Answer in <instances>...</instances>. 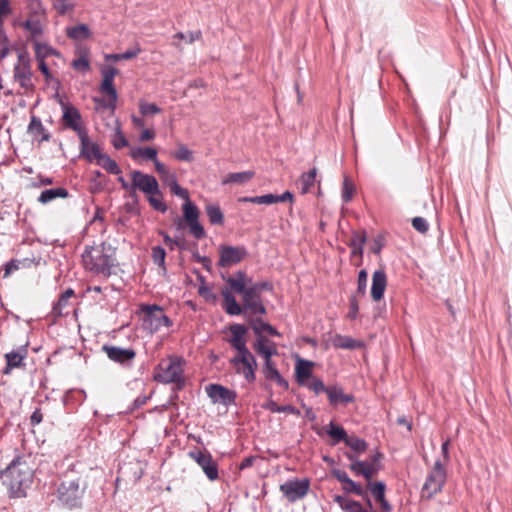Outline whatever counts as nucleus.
<instances>
[{
    "label": "nucleus",
    "instance_id": "obj_1",
    "mask_svg": "<svg viewBox=\"0 0 512 512\" xmlns=\"http://www.w3.org/2000/svg\"><path fill=\"white\" fill-rule=\"evenodd\" d=\"M115 250L106 243L86 246L82 254V263L86 270L97 275L109 277L116 264Z\"/></svg>",
    "mask_w": 512,
    "mask_h": 512
},
{
    "label": "nucleus",
    "instance_id": "obj_2",
    "mask_svg": "<svg viewBox=\"0 0 512 512\" xmlns=\"http://www.w3.org/2000/svg\"><path fill=\"white\" fill-rule=\"evenodd\" d=\"M2 478L12 497H23L32 483L33 469L26 461L17 457L2 473Z\"/></svg>",
    "mask_w": 512,
    "mask_h": 512
},
{
    "label": "nucleus",
    "instance_id": "obj_3",
    "mask_svg": "<svg viewBox=\"0 0 512 512\" xmlns=\"http://www.w3.org/2000/svg\"><path fill=\"white\" fill-rule=\"evenodd\" d=\"M86 490V485H81L80 478L65 479L58 487V500L68 508L79 507Z\"/></svg>",
    "mask_w": 512,
    "mask_h": 512
},
{
    "label": "nucleus",
    "instance_id": "obj_4",
    "mask_svg": "<svg viewBox=\"0 0 512 512\" xmlns=\"http://www.w3.org/2000/svg\"><path fill=\"white\" fill-rule=\"evenodd\" d=\"M154 378L164 384L182 382L184 380L183 360L178 357H169L162 360L156 368Z\"/></svg>",
    "mask_w": 512,
    "mask_h": 512
},
{
    "label": "nucleus",
    "instance_id": "obj_5",
    "mask_svg": "<svg viewBox=\"0 0 512 512\" xmlns=\"http://www.w3.org/2000/svg\"><path fill=\"white\" fill-rule=\"evenodd\" d=\"M446 480V469L441 460L437 459L426 476L421 490V497L423 499H431L434 495L442 491Z\"/></svg>",
    "mask_w": 512,
    "mask_h": 512
},
{
    "label": "nucleus",
    "instance_id": "obj_6",
    "mask_svg": "<svg viewBox=\"0 0 512 512\" xmlns=\"http://www.w3.org/2000/svg\"><path fill=\"white\" fill-rule=\"evenodd\" d=\"M119 73V70L113 66H107L101 69L102 83L100 85V91L108 95L109 99L107 102L99 101L95 98L96 102L101 103L105 108L114 111L116 109V103L118 100L117 90L114 86V78Z\"/></svg>",
    "mask_w": 512,
    "mask_h": 512
},
{
    "label": "nucleus",
    "instance_id": "obj_7",
    "mask_svg": "<svg viewBox=\"0 0 512 512\" xmlns=\"http://www.w3.org/2000/svg\"><path fill=\"white\" fill-rule=\"evenodd\" d=\"M230 364L235 369V372L242 375L248 383L255 381V372L258 364L256 358L250 351L236 354L230 359Z\"/></svg>",
    "mask_w": 512,
    "mask_h": 512
},
{
    "label": "nucleus",
    "instance_id": "obj_8",
    "mask_svg": "<svg viewBox=\"0 0 512 512\" xmlns=\"http://www.w3.org/2000/svg\"><path fill=\"white\" fill-rule=\"evenodd\" d=\"M14 79L26 92L34 90L29 56L26 52L18 54V61L14 66Z\"/></svg>",
    "mask_w": 512,
    "mask_h": 512
},
{
    "label": "nucleus",
    "instance_id": "obj_9",
    "mask_svg": "<svg viewBox=\"0 0 512 512\" xmlns=\"http://www.w3.org/2000/svg\"><path fill=\"white\" fill-rule=\"evenodd\" d=\"M142 311L144 312V323L151 332H157L172 325L170 318L165 315L160 306H143Z\"/></svg>",
    "mask_w": 512,
    "mask_h": 512
},
{
    "label": "nucleus",
    "instance_id": "obj_10",
    "mask_svg": "<svg viewBox=\"0 0 512 512\" xmlns=\"http://www.w3.org/2000/svg\"><path fill=\"white\" fill-rule=\"evenodd\" d=\"M310 489V480L308 478L303 479H292L280 485V491L283 493L285 498L290 502L294 503L304 498Z\"/></svg>",
    "mask_w": 512,
    "mask_h": 512
},
{
    "label": "nucleus",
    "instance_id": "obj_11",
    "mask_svg": "<svg viewBox=\"0 0 512 512\" xmlns=\"http://www.w3.org/2000/svg\"><path fill=\"white\" fill-rule=\"evenodd\" d=\"M131 187L135 192L139 190L144 194H159L160 188L157 179L153 175L145 174L139 170H134L130 173Z\"/></svg>",
    "mask_w": 512,
    "mask_h": 512
},
{
    "label": "nucleus",
    "instance_id": "obj_12",
    "mask_svg": "<svg viewBox=\"0 0 512 512\" xmlns=\"http://www.w3.org/2000/svg\"><path fill=\"white\" fill-rule=\"evenodd\" d=\"M188 455L201 467L206 477L210 481H215L218 479V465L208 451L195 449L190 451Z\"/></svg>",
    "mask_w": 512,
    "mask_h": 512
},
{
    "label": "nucleus",
    "instance_id": "obj_13",
    "mask_svg": "<svg viewBox=\"0 0 512 512\" xmlns=\"http://www.w3.org/2000/svg\"><path fill=\"white\" fill-rule=\"evenodd\" d=\"M247 256L244 246H219V260L217 265L222 268L231 267L240 263Z\"/></svg>",
    "mask_w": 512,
    "mask_h": 512
},
{
    "label": "nucleus",
    "instance_id": "obj_14",
    "mask_svg": "<svg viewBox=\"0 0 512 512\" xmlns=\"http://www.w3.org/2000/svg\"><path fill=\"white\" fill-rule=\"evenodd\" d=\"M60 105L63 112L62 121L64 127L76 132L78 137L83 133H86L87 131L82 125V117L79 110L75 106L62 100L60 101Z\"/></svg>",
    "mask_w": 512,
    "mask_h": 512
},
{
    "label": "nucleus",
    "instance_id": "obj_15",
    "mask_svg": "<svg viewBox=\"0 0 512 512\" xmlns=\"http://www.w3.org/2000/svg\"><path fill=\"white\" fill-rule=\"evenodd\" d=\"M183 216L188 223L189 232L196 239H203L206 237L205 229L199 222V210L191 201L183 204Z\"/></svg>",
    "mask_w": 512,
    "mask_h": 512
},
{
    "label": "nucleus",
    "instance_id": "obj_16",
    "mask_svg": "<svg viewBox=\"0 0 512 512\" xmlns=\"http://www.w3.org/2000/svg\"><path fill=\"white\" fill-rule=\"evenodd\" d=\"M237 293L242 296V305L245 310H249L253 315L266 314V308L256 288H252L249 285Z\"/></svg>",
    "mask_w": 512,
    "mask_h": 512
},
{
    "label": "nucleus",
    "instance_id": "obj_17",
    "mask_svg": "<svg viewBox=\"0 0 512 512\" xmlns=\"http://www.w3.org/2000/svg\"><path fill=\"white\" fill-rule=\"evenodd\" d=\"M206 393L213 403L229 406L235 404L237 393L220 384H209Z\"/></svg>",
    "mask_w": 512,
    "mask_h": 512
},
{
    "label": "nucleus",
    "instance_id": "obj_18",
    "mask_svg": "<svg viewBox=\"0 0 512 512\" xmlns=\"http://www.w3.org/2000/svg\"><path fill=\"white\" fill-rule=\"evenodd\" d=\"M102 349L111 361L121 365H130L136 357V351L132 348L104 345Z\"/></svg>",
    "mask_w": 512,
    "mask_h": 512
},
{
    "label": "nucleus",
    "instance_id": "obj_19",
    "mask_svg": "<svg viewBox=\"0 0 512 512\" xmlns=\"http://www.w3.org/2000/svg\"><path fill=\"white\" fill-rule=\"evenodd\" d=\"M28 355L26 345H22L4 355L6 366L3 369V374L8 375L13 369L24 368L26 366L25 359Z\"/></svg>",
    "mask_w": 512,
    "mask_h": 512
},
{
    "label": "nucleus",
    "instance_id": "obj_20",
    "mask_svg": "<svg viewBox=\"0 0 512 512\" xmlns=\"http://www.w3.org/2000/svg\"><path fill=\"white\" fill-rule=\"evenodd\" d=\"M79 139L80 155L89 162L97 161L104 154L99 144L90 140L87 132L80 135Z\"/></svg>",
    "mask_w": 512,
    "mask_h": 512
},
{
    "label": "nucleus",
    "instance_id": "obj_21",
    "mask_svg": "<svg viewBox=\"0 0 512 512\" xmlns=\"http://www.w3.org/2000/svg\"><path fill=\"white\" fill-rule=\"evenodd\" d=\"M229 329L231 332L229 343L237 351V354L250 351L247 348L245 339L247 328L243 324H233Z\"/></svg>",
    "mask_w": 512,
    "mask_h": 512
},
{
    "label": "nucleus",
    "instance_id": "obj_22",
    "mask_svg": "<svg viewBox=\"0 0 512 512\" xmlns=\"http://www.w3.org/2000/svg\"><path fill=\"white\" fill-rule=\"evenodd\" d=\"M327 397L330 405L333 407L339 405L346 406L348 403L354 401V396L344 393L343 388L338 385L329 386Z\"/></svg>",
    "mask_w": 512,
    "mask_h": 512
},
{
    "label": "nucleus",
    "instance_id": "obj_23",
    "mask_svg": "<svg viewBox=\"0 0 512 512\" xmlns=\"http://www.w3.org/2000/svg\"><path fill=\"white\" fill-rule=\"evenodd\" d=\"M387 286V277L383 270H376L372 276L371 296L374 301L382 299Z\"/></svg>",
    "mask_w": 512,
    "mask_h": 512
},
{
    "label": "nucleus",
    "instance_id": "obj_24",
    "mask_svg": "<svg viewBox=\"0 0 512 512\" xmlns=\"http://www.w3.org/2000/svg\"><path fill=\"white\" fill-rule=\"evenodd\" d=\"M27 132L34 140L38 142L49 141L51 137L50 133L42 124V121L36 116L31 117Z\"/></svg>",
    "mask_w": 512,
    "mask_h": 512
},
{
    "label": "nucleus",
    "instance_id": "obj_25",
    "mask_svg": "<svg viewBox=\"0 0 512 512\" xmlns=\"http://www.w3.org/2000/svg\"><path fill=\"white\" fill-rule=\"evenodd\" d=\"M254 349L264 358L272 357L277 354L276 344L262 335L257 337L254 343Z\"/></svg>",
    "mask_w": 512,
    "mask_h": 512
},
{
    "label": "nucleus",
    "instance_id": "obj_26",
    "mask_svg": "<svg viewBox=\"0 0 512 512\" xmlns=\"http://www.w3.org/2000/svg\"><path fill=\"white\" fill-rule=\"evenodd\" d=\"M226 282L237 293L251 285L252 279L247 276L245 271L239 270L232 277H228Z\"/></svg>",
    "mask_w": 512,
    "mask_h": 512
},
{
    "label": "nucleus",
    "instance_id": "obj_27",
    "mask_svg": "<svg viewBox=\"0 0 512 512\" xmlns=\"http://www.w3.org/2000/svg\"><path fill=\"white\" fill-rule=\"evenodd\" d=\"M332 345L336 349H358L364 346L362 341H358L351 336L336 334L332 338Z\"/></svg>",
    "mask_w": 512,
    "mask_h": 512
},
{
    "label": "nucleus",
    "instance_id": "obj_28",
    "mask_svg": "<svg viewBox=\"0 0 512 512\" xmlns=\"http://www.w3.org/2000/svg\"><path fill=\"white\" fill-rule=\"evenodd\" d=\"M313 365L314 363L312 361L301 358L297 359L295 365V376L299 384H304L305 381L311 377Z\"/></svg>",
    "mask_w": 512,
    "mask_h": 512
},
{
    "label": "nucleus",
    "instance_id": "obj_29",
    "mask_svg": "<svg viewBox=\"0 0 512 512\" xmlns=\"http://www.w3.org/2000/svg\"><path fill=\"white\" fill-rule=\"evenodd\" d=\"M222 296L224 299L223 309L228 315L237 316L243 312L244 308L240 306L229 290H223Z\"/></svg>",
    "mask_w": 512,
    "mask_h": 512
},
{
    "label": "nucleus",
    "instance_id": "obj_30",
    "mask_svg": "<svg viewBox=\"0 0 512 512\" xmlns=\"http://www.w3.org/2000/svg\"><path fill=\"white\" fill-rule=\"evenodd\" d=\"M255 175L254 171H242V172H233L228 173L223 179L222 184H239L244 185L248 183Z\"/></svg>",
    "mask_w": 512,
    "mask_h": 512
},
{
    "label": "nucleus",
    "instance_id": "obj_31",
    "mask_svg": "<svg viewBox=\"0 0 512 512\" xmlns=\"http://www.w3.org/2000/svg\"><path fill=\"white\" fill-rule=\"evenodd\" d=\"M91 34L92 33L89 26L83 23L76 26L67 27L66 29L67 37L75 41L88 39L90 38Z\"/></svg>",
    "mask_w": 512,
    "mask_h": 512
},
{
    "label": "nucleus",
    "instance_id": "obj_32",
    "mask_svg": "<svg viewBox=\"0 0 512 512\" xmlns=\"http://www.w3.org/2000/svg\"><path fill=\"white\" fill-rule=\"evenodd\" d=\"M69 196L68 190L63 187L46 189L41 192L38 201L42 204H47L56 198H67Z\"/></svg>",
    "mask_w": 512,
    "mask_h": 512
},
{
    "label": "nucleus",
    "instance_id": "obj_33",
    "mask_svg": "<svg viewBox=\"0 0 512 512\" xmlns=\"http://www.w3.org/2000/svg\"><path fill=\"white\" fill-rule=\"evenodd\" d=\"M380 459H381V454L380 453H376L369 460H365L364 461L363 477L367 481H371L372 477L380 469V464H379Z\"/></svg>",
    "mask_w": 512,
    "mask_h": 512
},
{
    "label": "nucleus",
    "instance_id": "obj_34",
    "mask_svg": "<svg viewBox=\"0 0 512 512\" xmlns=\"http://www.w3.org/2000/svg\"><path fill=\"white\" fill-rule=\"evenodd\" d=\"M365 242L366 233L364 231H353L349 242V246L352 248V255L362 256Z\"/></svg>",
    "mask_w": 512,
    "mask_h": 512
},
{
    "label": "nucleus",
    "instance_id": "obj_35",
    "mask_svg": "<svg viewBox=\"0 0 512 512\" xmlns=\"http://www.w3.org/2000/svg\"><path fill=\"white\" fill-rule=\"evenodd\" d=\"M201 37H202V33L200 30L188 31L187 33L178 32L173 35L174 41L172 42V45L178 49H182L180 43L176 40H183L186 43L191 44V43L199 40Z\"/></svg>",
    "mask_w": 512,
    "mask_h": 512
},
{
    "label": "nucleus",
    "instance_id": "obj_36",
    "mask_svg": "<svg viewBox=\"0 0 512 512\" xmlns=\"http://www.w3.org/2000/svg\"><path fill=\"white\" fill-rule=\"evenodd\" d=\"M326 432L332 438L333 445H336L342 441L345 443L348 436L345 429L342 426L335 424L333 421L329 423Z\"/></svg>",
    "mask_w": 512,
    "mask_h": 512
},
{
    "label": "nucleus",
    "instance_id": "obj_37",
    "mask_svg": "<svg viewBox=\"0 0 512 512\" xmlns=\"http://www.w3.org/2000/svg\"><path fill=\"white\" fill-rule=\"evenodd\" d=\"M130 156L134 160L143 158L144 160L153 162L156 161L157 150L153 147H138L130 151Z\"/></svg>",
    "mask_w": 512,
    "mask_h": 512
},
{
    "label": "nucleus",
    "instance_id": "obj_38",
    "mask_svg": "<svg viewBox=\"0 0 512 512\" xmlns=\"http://www.w3.org/2000/svg\"><path fill=\"white\" fill-rule=\"evenodd\" d=\"M141 53V48L137 45L132 49H128L123 53L105 54L104 58L106 61L117 62L120 60H129L137 57Z\"/></svg>",
    "mask_w": 512,
    "mask_h": 512
},
{
    "label": "nucleus",
    "instance_id": "obj_39",
    "mask_svg": "<svg viewBox=\"0 0 512 512\" xmlns=\"http://www.w3.org/2000/svg\"><path fill=\"white\" fill-rule=\"evenodd\" d=\"M96 163L110 174L119 175L121 173V169L117 162L107 154L100 156Z\"/></svg>",
    "mask_w": 512,
    "mask_h": 512
},
{
    "label": "nucleus",
    "instance_id": "obj_40",
    "mask_svg": "<svg viewBox=\"0 0 512 512\" xmlns=\"http://www.w3.org/2000/svg\"><path fill=\"white\" fill-rule=\"evenodd\" d=\"M208 219L213 225H223L224 214L218 205L209 204L206 206Z\"/></svg>",
    "mask_w": 512,
    "mask_h": 512
},
{
    "label": "nucleus",
    "instance_id": "obj_41",
    "mask_svg": "<svg viewBox=\"0 0 512 512\" xmlns=\"http://www.w3.org/2000/svg\"><path fill=\"white\" fill-rule=\"evenodd\" d=\"M34 50L36 59H45L51 55H59V53L54 48L39 41L34 42Z\"/></svg>",
    "mask_w": 512,
    "mask_h": 512
},
{
    "label": "nucleus",
    "instance_id": "obj_42",
    "mask_svg": "<svg viewBox=\"0 0 512 512\" xmlns=\"http://www.w3.org/2000/svg\"><path fill=\"white\" fill-rule=\"evenodd\" d=\"M265 408L273 413H283V412H287V413H290V414H293V415H297L299 416L300 415V411L292 406V405H283V406H280L278 405L275 401L273 400H270L267 402V404L265 405Z\"/></svg>",
    "mask_w": 512,
    "mask_h": 512
},
{
    "label": "nucleus",
    "instance_id": "obj_43",
    "mask_svg": "<svg viewBox=\"0 0 512 512\" xmlns=\"http://www.w3.org/2000/svg\"><path fill=\"white\" fill-rule=\"evenodd\" d=\"M316 175H317V169L315 167L301 175L300 182L302 185L301 190H302L303 194H306L310 190V188L314 185Z\"/></svg>",
    "mask_w": 512,
    "mask_h": 512
},
{
    "label": "nucleus",
    "instance_id": "obj_44",
    "mask_svg": "<svg viewBox=\"0 0 512 512\" xmlns=\"http://www.w3.org/2000/svg\"><path fill=\"white\" fill-rule=\"evenodd\" d=\"M151 257H152L153 263L155 265L159 266L163 270V272H166V263H165L166 251H165V249L161 246L152 247Z\"/></svg>",
    "mask_w": 512,
    "mask_h": 512
},
{
    "label": "nucleus",
    "instance_id": "obj_45",
    "mask_svg": "<svg viewBox=\"0 0 512 512\" xmlns=\"http://www.w3.org/2000/svg\"><path fill=\"white\" fill-rule=\"evenodd\" d=\"M172 191L176 196L185 199V202L190 201L189 194L186 189H183L177 182L176 175H170L169 181H166Z\"/></svg>",
    "mask_w": 512,
    "mask_h": 512
},
{
    "label": "nucleus",
    "instance_id": "obj_46",
    "mask_svg": "<svg viewBox=\"0 0 512 512\" xmlns=\"http://www.w3.org/2000/svg\"><path fill=\"white\" fill-rule=\"evenodd\" d=\"M53 8L60 15H65L75 8V3L70 0H51Z\"/></svg>",
    "mask_w": 512,
    "mask_h": 512
},
{
    "label": "nucleus",
    "instance_id": "obj_47",
    "mask_svg": "<svg viewBox=\"0 0 512 512\" xmlns=\"http://www.w3.org/2000/svg\"><path fill=\"white\" fill-rule=\"evenodd\" d=\"M265 379L269 381H275L280 387L284 389H288V382L281 376L277 368L264 371L263 372Z\"/></svg>",
    "mask_w": 512,
    "mask_h": 512
},
{
    "label": "nucleus",
    "instance_id": "obj_48",
    "mask_svg": "<svg viewBox=\"0 0 512 512\" xmlns=\"http://www.w3.org/2000/svg\"><path fill=\"white\" fill-rule=\"evenodd\" d=\"M345 444L358 453L364 452L367 449L366 441L356 436H347Z\"/></svg>",
    "mask_w": 512,
    "mask_h": 512
},
{
    "label": "nucleus",
    "instance_id": "obj_49",
    "mask_svg": "<svg viewBox=\"0 0 512 512\" xmlns=\"http://www.w3.org/2000/svg\"><path fill=\"white\" fill-rule=\"evenodd\" d=\"M139 111L142 116H153L161 112V108L155 103H149L144 100L139 101Z\"/></svg>",
    "mask_w": 512,
    "mask_h": 512
},
{
    "label": "nucleus",
    "instance_id": "obj_50",
    "mask_svg": "<svg viewBox=\"0 0 512 512\" xmlns=\"http://www.w3.org/2000/svg\"><path fill=\"white\" fill-rule=\"evenodd\" d=\"M147 200L154 210L162 213H165L167 211V206L162 200L161 192L159 194L147 195Z\"/></svg>",
    "mask_w": 512,
    "mask_h": 512
},
{
    "label": "nucleus",
    "instance_id": "obj_51",
    "mask_svg": "<svg viewBox=\"0 0 512 512\" xmlns=\"http://www.w3.org/2000/svg\"><path fill=\"white\" fill-rule=\"evenodd\" d=\"M342 489L347 493H354L357 496H367V492L363 487L350 478L342 484Z\"/></svg>",
    "mask_w": 512,
    "mask_h": 512
},
{
    "label": "nucleus",
    "instance_id": "obj_52",
    "mask_svg": "<svg viewBox=\"0 0 512 512\" xmlns=\"http://www.w3.org/2000/svg\"><path fill=\"white\" fill-rule=\"evenodd\" d=\"M69 305H70L69 301L60 295L57 303H55L53 305L52 311L56 316L68 315L69 311L67 308L69 307Z\"/></svg>",
    "mask_w": 512,
    "mask_h": 512
},
{
    "label": "nucleus",
    "instance_id": "obj_53",
    "mask_svg": "<svg viewBox=\"0 0 512 512\" xmlns=\"http://www.w3.org/2000/svg\"><path fill=\"white\" fill-rule=\"evenodd\" d=\"M23 27L28 30L33 36L41 35L43 32V26L39 20L27 19L23 23Z\"/></svg>",
    "mask_w": 512,
    "mask_h": 512
},
{
    "label": "nucleus",
    "instance_id": "obj_54",
    "mask_svg": "<svg viewBox=\"0 0 512 512\" xmlns=\"http://www.w3.org/2000/svg\"><path fill=\"white\" fill-rule=\"evenodd\" d=\"M368 485L375 500H382L385 497V484L383 482L372 483L368 481Z\"/></svg>",
    "mask_w": 512,
    "mask_h": 512
},
{
    "label": "nucleus",
    "instance_id": "obj_55",
    "mask_svg": "<svg viewBox=\"0 0 512 512\" xmlns=\"http://www.w3.org/2000/svg\"><path fill=\"white\" fill-rule=\"evenodd\" d=\"M175 158L180 161L191 162L193 161V152L188 149L185 145L180 144L175 153Z\"/></svg>",
    "mask_w": 512,
    "mask_h": 512
},
{
    "label": "nucleus",
    "instance_id": "obj_56",
    "mask_svg": "<svg viewBox=\"0 0 512 512\" xmlns=\"http://www.w3.org/2000/svg\"><path fill=\"white\" fill-rule=\"evenodd\" d=\"M346 457L351 461L350 470L356 475H362L364 471V461L357 460L351 453H346Z\"/></svg>",
    "mask_w": 512,
    "mask_h": 512
},
{
    "label": "nucleus",
    "instance_id": "obj_57",
    "mask_svg": "<svg viewBox=\"0 0 512 512\" xmlns=\"http://www.w3.org/2000/svg\"><path fill=\"white\" fill-rule=\"evenodd\" d=\"M354 193V185L350 182V180L345 177L342 185V200L345 203L351 201Z\"/></svg>",
    "mask_w": 512,
    "mask_h": 512
},
{
    "label": "nucleus",
    "instance_id": "obj_58",
    "mask_svg": "<svg viewBox=\"0 0 512 512\" xmlns=\"http://www.w3.org/2000/svg\"><path fill=\"white\" fill-rule=\"evenodd\" d=\"M112 144L115 149H121L123 147L128 146L129 143L124 134L121 132V130L117 129L113 135Z\"/></svg>",
    "mask_w": 512,
    "mask_h": 512
},
{
    "label": "nucleus",
    "instance_id": "obj_59",
    "mask_svg": "<svg viewBox=\"0 0 512 512\" xmlns=\"http://www.w3.org/2000/svg\"><path fill=\"white\" fill-rule=\"evenodd\" d=\"M367 279H368L367 272L365 270H360L358 273V280H357V293L358 294L364 295L366 293Z\"/></svg>",
    "mask_w": 512,
    "mask_h": 512
},
{
    "label": "nucleus",
    "instance_id": "obj_60",
    "mask_svg": "<svg viewBox=\"0 0 512 512\" xmlns=\"http://www.w3.org/2000/svg\"><path fill=\"white\" fill-rule=\"evenodd\" d=\"M153 164L155 166L156 171L159 173L161 178L166 182L169 181L170 175H175L174 173H171L167 167L156 158V161H153Z\"/></svg>",
    "mask_w": 512,
    "mask_h": 512
},
{
    "label": "nucleus",
    "instance_id": "obj_61",
    "mask_svg": "<svg viewBox=\"0 0 512 512\" xmlns=\"http://www.w3.org/2000/svg\"><path fill=\"white\" fill-rule=\"evenodd\" d=\"M412 226L415 230L420 233H425L429 229L428 222L423 217H414L412 219Z\"/></svg>",
    "mask_w": 512,
    "mask_h": 512
},
{
    "label": "nucleus",
    "instance_id": "obj_62",
    "mask_svg": "<svg viewBox=\"0 0 512 512\" xmlns=\"http://www.w3.org/2000/svg\"><path fill=\"white\" fill-rule=\"evenodd\" d=\"M72 67L76 70H81L83 72H87L90 70V63L86 57L81 56V57L73 60Z\"/></svg>",
    "mask_w": 512,
    "mask_h": 512
},
{
    "label": "nucleus",
    "instance_id": "obj_63",
    "mask_svg": "<svg viewBox=\"0 0 512 512\" xmlns=\"http://www.w3.org/2000/svg\"><path fill=\"white\" fill-rule=\"evenodd\" d=\"M359 313V304L356 296H351L349 299V313L350 319H356Z\"/></svg>",
    "mask_w": 512,
    "mask_h": 512
},
{
    "label": "nucleus",
    "instance_id": "obj_64",
    "mask_svg": "<svg viewBox=\"0 0 512 512\" xmlns=\"http://www.w3.org/2000/svg\"><path fill=\"white\" fill-rule=\"evenodd\" d=\"M345 512H369L364 509L360 502L355 500H349L346 507H344Z\"/></svg>",
    "mask_w": 512,
    "mask_h": 512
}]
</instances>
